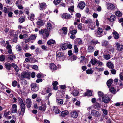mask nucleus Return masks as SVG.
I'll use <instances>...</instances> for the list:
<instances>
[{
    "instance_id": "9b49d317",
    "label": "nucleus",
    "mask_w": 123,
    "mask_h": 123,
    "mask_svg": "<svg viewBox=\"0 0 123 123\" xmlns=\"http://www.w3.org/2000/svg\"><path fill=\"white\" fill-rule=\"evenodd\" d=\"M26 105L28 108H30L32 102L31 100L29 98L27 99L26 101Z\"/></svg>"
},
{
    "instance_id": "052dcab7",
    "label": "nucleus",
    "mask_w": 123,
    "mask_h": 123,
    "mask_svg": "<svg viewBox=\"0 0 123 123\" xmlns=\"http://www.w3.org/2000/svg\"><path fill=\"white\" fill-rule=\"evenodd\" d=\"M123 73L122 72H121L119 74V77L120 79L122 80H123V76L122 75V74Z\"/></svg>"
},
{
    "instance_id": "bb28decb",
    "label": "nucleus",
    "mask_w": 123,
    "mask_h": 123,
    "mask_svg": "<svg viewBox=\"0 0 123 123\" xmlns=\"http://www.w3.org/2000/svg\"><path fill=\"white\" fill-rule=\"evenodd\" d=\"M92 95L91 91V90H88L87 92H86L84 95V96H91Z\"/></svg>"
},
{
    "instance_id": "09e8293b",
    "label": "nucleus",
    "mask_w": 123,
    "mask_h": 123,
    "mask_svg": "<svg viewBox=\"0 0 123 123\" xmlns=\"http://www.w3.org/2000/svg\"><path fill=\"white\" fill-rule=\"evenodd\" d=\"M5 60V56L3 55H2L0 56V60L1 61H3Z\"/></svg>"
},
{
    "instance_id": "58836bf2",
    "label": "nucleus",
    "mask_w": 123,
    "mask_h": 123,
    "mask_svg": "<svg viewBox=\"0 0 123 123\" xmlns=\"http://www.w3.org/2000/svg\"><path fill=\"white\" fill-rule=\"evenodd\" d=\"M34 14H31L30 16L28 17V19L31 21H33L34 20Z\"/></svg>"
},
{
    "instance_id": "0e129e2a",
    "label": "nucleus",
    "mask_w": 123,
    "mask_h": 123,
    "mask_svg": "<svg viewBox=\"0 0 123 123\" xmlns=\"http://www.w3.org/2000/svg\"><path fill=\"white\" fill-rule=\"evenodd\" d=\"M25 56L26 57H30L31 56V54L29 53H26L25 54Z\"/></svg>"
},
{
    "instance_id": "49530a36",
    "label": "nucleus",
    "mask_w": 123,
    "mask_h": 123,
    "mask_svg": "<svg viewBox=\"0 0 123 123\" xmlns=\"http://www.w3.org/2000/svg\"><path fill=\"white\" fill-rule=\"evenodd\" d=\"M104 57L105 59L106 60H108L109 59L110 57V55H104Z\"/></svg>"
},
{
    "instance_id": "dca6fc26",
    "label": "nucleus",
    "mask_w": 123,
    "mask_h": 123,
    "mask_svg": "<svg viewBox=\"0 0 123 123\" xmlns=\"http://www.w3.org/2000/svg\"><path fill=\"white\" fill-rule=\"evenodd\" d=\"M115 8L114 5L111 3H109L108 4L107 9H108L113 10Z\"/></svg>"
},
{
    "instance_id": "4468645a",
    "label": "nucleus",
    "mask_w": 123,
    "mask_h": 123,
    "mask_svg": "<svg viewBox=\"0 0 123 123\" xmlns=\"http://www.w3.org/2000/svg\"><path fill=\"white\" fill-rule=\"evenodd\" d=\"M30 86L32 89H36V91H37L39 90L38 87L37 86V84L35 83H32L31 85Z\"/></svg>"
},
{
    "instance_id": "4d7b16f0",
    "label": "nucleus",
    "mask_w": 123,
    "mask_h": 123,
    "mask_svg": "<svg viewBox=\"0 0 123 123\" xmlns=\"http://www.w3.org/2000/svg\"><path fill=\"white\" fill-rule=\"evenodd\" d=\"M82 23H80L79 24L78 26V28L80 30H82Z\"/></svg>"
},
{
    "instance_id": "9d476101",
    "label": "nucleus",
    "mask_w": 123,
    "mask_h": 123,
    "mask_svg": "<svg viewBox=\"0 0 123 123\" xmlns=\"http://www.w3.org/2000/svg\"><path fill=\"white\" fill-rule=\"evenodd\" d=\"M3 12L5 13H7L10 12L12 9L11 7L7 6L6 7H4Z\"/></svg>"
},
{
    "instance_id": "a878e982",
    "label": "nucleus",
    "mask_w": 123,
    "mask_h": 123,
    "mask_svg": "<svg viewBox=\"0 0 123 123\" xmlns=\"http://www.w3.org/2000/svg\"><path fill=\"white\" fill-rule=\"evenodd\" d=\"M114 47L113 45H110L108 46V49L110 52H113L114 51Z\"/></svg>"
},
{
    "instance_id": "338daca9",
    "label": "nucleus",
    "mask_w": 123,
    "mask_h": 123,
    "mask_svg": "<svg viewBox=\"0 0 123 123\" xmlns=\"http://www.w3.org/2000/svg\"><path fill=\"white\" fill-rule=\"evenodd\" d=\"M42 79L39 78L37 79L36 80V82L37 83H38L39 82H41L42 81Z\"/></svg>"
},
{
    "instance_id": "f03ea898",
    "label": "nucleus",
    "mask_w": 123,
    "mask_h": 123,
    "mask_svg": "<svg viewBox=\"0 0 123 123\" xmlns=\"http://www.w3.org/2000/svg\"><path fill=\"white\" fill-rule=\"evenodd\" d=\"M102 101L105 103L109 102L110 101V99L109 97L106 95L103 96L102 97Z\"/></svg>"
},
{
    "instance_id": "5701e85b",
    "label": "nucleus",
    "mask_w": 123,
    "mask_h": 123,
    "mask_svg": "<svg viewBox=\"0 0 123 123\" xmlns=\"http://www.w3.org/2000/svg\"><path fill=\"white\" fill-rule=\"evenodd\" d=\"M106 65L110 69H113L114 68V66L113 63L111 62L107 63Z\"/></svg>"
},
{
    "instance_id": "79ce46f5",
    "label": "nucleus",
    "mask_w": 123,
    "mask_h": 123,
    "mask_svg": "<svg viewBox=\"0 0 123 123\" xmlns=\"http://www.w3.org/2000/svg\"><path fill=\"white\" fill-rule=\"evenodd\" d=\"M115 15L118 17H120L122 15V14L119 11H117L115 12Z\"/></svg>"
},
{
    "instance_id": "6e6552de",
    "label": "nucleus",
    "mask_w": 123,
    "mask_h": 123,
    "mask_svg": "<svg viewBox=\"0 0 123 123\" xmlns=\"http://www.w3.org/2000/svg\"><path fill=\"white\" fill-rule=\"evenodd\" d=\"M116 46L117 47V49L118 51H121L123 49V45L119 43H116Z\"/></svg>"
},
{
    "instance_id": "2eb2a0df",
    "label": "nucleus",
    "mask_w": 123,
    "mask_h": 123,
    "mask_svg": "<svg viewBox=\"0 0 123 123\" xmlns=\"http://www.w3.org/2000/svg\"><path fill=\"white\" fill-rule=\"evenodd\" d=\"M5 67L8 71L10 70L11 68V64L9 63H6L4 64Z\"/></svg>"
},
{
    "instance_id": "f704fd0d",
    "label": "nucleus",
    "mask_w": 123,
    "mask_h": 123,
    "mask_svg": "<svg viewBox=\"0 0 123 123\" xmlns=\"http://www.w3.org/2000/svg\"><path fill=\"white\" fill-rule=\"evenodd\" d=\"M25 19L24 17H21L19 19V22L20 23H22L25 21Z\"/></svg>"
},
{
    "instance_id": "5fc2aeb1",
    "label": "nucleus",
    "mask_w": 123,
    "mask_h": 123,
    "mask_svg": "<svg viewBox=\"0 0 123 123\" xmlns=\"http://www.w3.org/2000/svg\"><path fill=\"white\" fill-rule=\"evenodd\" d=\"M74 49L75 50V53H77L78 51V50L77 47V46L76 45H75L74 46Z\"/></svg>"
},
{
    "instance_id": "f3484780",
    "label": "nucleus",
    "mask_w": 123,
    "mask_h": 123,
    "mask_svg": "<svg viewBox=\"0 0 123 123\" xmlns=\"http://www.w3.org/2000/svg\"><path fill=\"white\" fill-rule=\"evenodd\" d=\"M40 8V9L41 10H43L44 9L46 8V5L45 3H43L39 4Z\"/></svg>"
},
{
    "instance_id": "4c0bfd02",
    "label": "nucleus",
    "mask_w": 123,
    "mask_h": 123,
    "mask_svg": "<svg viewBox=\"0 0 123 123\" xmlns=\"http://www.w3.org/2000/svg\"><path fill=\"white\" fill-rule=\"evenodd\" d=\"M46 108V106L43 105L42 106H40L39 107V109L42 110L43 111H44Z\"/></svg>"
},
{
    "instance_id": "ddd939ff",
    "label": "nucleus",
    "mask_w": 123,
    "mask_h": 123,
    "mask_svg": "<svg viewBox=\"0 0 123 123\" xmlns=\"http://www.w3.org/2000/svg\"><path fill=\"white\" fill-rule=\"evenodd\" d=\"M20 105V108L21 109L22 112V115H23L25 113V105L24 103Z\"/></svg>"
},
{
    "instance_id": "c756f323",
    "label": "nucleus",
    "mask_w": 123,
    "mask_h": 123,
    "mask_svg": "<svg viewBox=\"0 0 123 123\" xmlns=\"http://www.w3.org/2000/svg\"><path fill=\"white\" fill-rule=\"evenodd\" d=\"M94 106L97 109H98L101 108V105L99 103H96L95 104Z\"/></svg>"
},
{
    "instance_id": "a18cd8bd",
    "label": "nucleus",
    "mask_w": 123,
    "mask_h": 123,
    "mask_svg": "<svg viewBox=\"0 0 123 123\" xmlns=\"http://www.w3.org/2000/svg\"><path fill=\"white\" fill-rule=\"evenodd\" d=\"M18 102L19 103V104L20 105L24 103L22 99L20 97H18Z\"/></svg>"
},
{
    "instance_id": "cd10ccee",
    "label": "nucleus",
    "mask_w": 123,
    "mask_h": 123,
    "mask_svg": "<svg viewBox=\"0 0 123 123\" xmlns=\"http://www.w3.org/2000/svg\"><path fill=\"white\" fill-rule=\"evenodd\" d=\"M68 112L67 111H64L62 112L61 113V115L62 117H65L68 114Z\"/></svg>"
},
{
    "instance_id": "c9c22d12",
    "label": "nucleus",
    "mask_w": 123,
    "mask_h": 123,
    "mask_svg": "<svg viewBox=\"0 0 123 123\" xmlns=\"http://www.w3.org/2000/svg\"><path fill=\"white\" fill-rule=\"evenodd\" d=\"M90 62L92 65H95L97 62V60L95 58L91 59Z\"/></svg>"
},
{
    "instance_id": "864d4df0",
    "label": "nucleus",
    "mask_w": 123,
    "mask_h": 123,
    "mask_svg": "<svg viewBox=\"0 0 123 123\" xmlns=\"http://www.w3.org/2000/svg\"><path fill=\"white\" fill-rule=\"evenodd\" d=\"M91 42L92 44H97L98 43V41L97 40H93L91 41Z\"/></svg>"
},
{
    "instance_id": "69168bd1",
    "label": "nucleus",
    "mask_w": 123,
    "mask_h": 123,
    "mask_svg": "<svg viewBox=\"0 0 123 123\" xmlns=\"http://www.w3.org/2000/svg\"><path fill=\"white\" fill-rule=\"evenodd\" d=\"M45 89L46 90V92L47 93H49L51 91L50 89L48 88H46Z\"/></svg>"
},
{
    "instance_id": "774afa93",
    "label": "nucleus",
    "mask_w": 123,
    "mask_h": 123,
    "mask_svg": "<svg viewBox=\"0 0 123 123\" xmlns=\"http://www.w3.org/2000/svg\"><path fill=\"white\" fill-rule=\"evenodd\" d=\"M99 52L98 50L95 51L94 53V56H97L98 55Z\"/></svg>"
},
{
    "instance_id": "ea45409f",
    "label": "nucleus",
    "mask_w": 123,
    "mask_h": 123,
    "mask_svg": "<svg viewBox=\"0 0 123 123\" xmlns=\"http://www.w3.org/2000/svg\"><path fill=\"white\" fill-rule=\"evenodd\" d=\"M75 42L76 43L78 42V44L79 45H80L82 43V41L79 38H77L75 40Z\"/></svg>"
},
{
    "instance_id": "0eeeda50",
    "label": "nucleus",
    "mask_w": 123,
    "mask_h": 123,
    "mask_svg": "<svg viewBox=\"0 0 123 123\" xmlns=\"http://www.w3.org/2000/svg\"><path fill=\"white\" fill-rule=\"evenodd\" d=\"M36 38V36L33 35L29 37L28 39H25V43H27L31 40L35 39Z\"/></svg>"
},
{
    "instance_id": "a211bd4d",
    "label": "nucleus",
    "mask_w": 123,
    "mask_h": 123,
    "mask_svg": "<svg viewBox=\"0 0 123 123\" xmlns=\"http://www.w3.org/2000/svg\"><path fill=\"white\" fill-rule=\"evenodd\" d=\"M49 68L52 70H55L56 69L57 67L54 63H51L50 64Z\"/></svg>"
},
{
    "instance_id": "b1692460",
    "label": "nucleus",
    "mask_w": 123,
    "mask_h": 123,
    "mask_svg": "<svg viewBox=\"0 0 123 123\" xmlns=\"http://www.w3.org/2000/svg\"><path fill=\"white\" fill-rule=\"evenodd\" d=\"M113 36L115 39H117L119 38V35L117 32L115 31L113 32Z\"/></svg>"
},
{
    "instance_id": "473e14b6",
    "label": "nucleus",
    "mask_w": 123,
    "mask_h": 123,
    "mask_svg": "<svg viewBox=\"0 0 123 123\" xmlns=\"http://www.w3.org/2000/svg\"><path fill=\"white\" fill-rule=\"evenodd\" d=\"M55 42V41L54 40L50 39L47 42V43L48 45H51L54 43Z\"/></svg>"
},
{
    "instance_id": "7ed1b4c3",
    "label": "nucleus",
    "mask_w": 123,
    "mask_h": 123,
    "mask_svg": "<svg viewBox=\"0 0 123 123\" xmlns=\"http://www.w3.org/2000/svg\"><path fill=\"white\" fill-rule=\"evenodd\" d=\"M91 114L92 115H93L96 117H98L100 115L98 111L95 110H92L91 111Z\"/></svg>"
},
{
    "instance_id": "f257e3e1",
    "label": "nucleus",
    "mask_w": 123,
    "mask_h": 123,
    "mask_svg": "<svg viewBox=\"0 0 123 123\" xmlns=\"http://www.w3.org/2000/svg\"><path fill=\"white\" fill-rule=\"evenodd\" d=\"M47 27L48 30L43 29H41L39 31V34H42L43 38L45 39H46L49 36V33L48 31L51 29V24L49 23H48L47 25Z\"/></svg>"
},
{
    "instance_id": "bf43d9fd",
    "label": "nucleus",
    "mask_w": 123,
    "mask_h": 123,
    "mask_svg": "<svg viewBox=\"0 0 123 123\" xmlns=\"http://www.w3.org/2000/svg\"><path fill=\"white\" fill-rule=\"evenodd\" d=\"M25 12L26 13L27 15H28L29 13V10L28 8H26L25 10Z\"/></svg>"
},
{
    "instance_id": "20e7f679",
    "label": "nucleus",
    "mask_w": 123,
    "mask_h": 123,
    "mask_svg": "<svg viewBox=\"0 0 123 123\" xmlns=\"http://www.w3.org/2000/svg\"><path fill=\"white\" fill-rule=\"evenodd\" d=\"M85 6V2L83 1H80L79 2L78 6L77 7L80 9H82Z\"/></svg>"
},
{
    "instance_id": "e2e57ef3",
    "label": "nucleus",
    "mask_w": 123,
    "mask_h": 123,
    "mask_svg": "<svg viewBox=\"0 0 123 123\" xmlns=\"http://www.w3.org/2000/svg\"><path fill=\"white\" fill-rule=\"evenodd\" d=\"M76 32L77 31L76 30H72L71 32V33L72 35H74L76 33Z\"/></svg>"
},
{
    "instance_id": "4be33fe9",
    "label": "nucleus",
    "mask_w": 123,
    "mask_h": 123,
    "mask_svg": "<svg viewBox=\"0 0 123 123\" xmlns=\"http://www.w3.org/2000/svg\"><path fill=\"white\" fill-rule=\"evenodd\" d=\"M62 32V34L66 35L67 33V28L66 27H64L62 28V30L60 31V32Z\"/></svg>"
},
{
    "instance_id": "423d86ee",
    "label": "nucleus",
    "mask_w": 123,
    "mask_h": 123,
    "mask_svg": "<svg viewBox=\"0 0 123 123\" xmlns=\"http://www.w3.org/2000/svg\"><path fill=\"white\" fill-rule=\"evenodd\" d=\"M103 32L102 29L100 27H98L97 31V35L98 37H101L102 36L101 34Z\"/></svg>"
},
{
    "instance_id": "a19ab883",
    "label": "nucleus",
    "mask_w": 123,
    "mask_h": 123,
    "mask_svg": "<svg viewBox=\"0 0 123 123\" xmlns=\"http://www.w3.org/2000/svg\"><path fill=\"white\" fill-rule=\"evenodd\" d=\"M64 55V54L62 52H59L57 54V56L59 57H62Z\"/></svg>"
},
{
    "instance_id": "f8f14e48",
    "label": "nucleus",
    "mask_w": 123,
    "mask_h": 123,
    "mask_svg": "<svg viewBox=\"0 0 123 123\" xmlns=\"http://www.w3.org/2000/svg\"><path fill=\"white\" fill-rule=\"evenodd\" d=\"M12 113H17V105L16 104H13L12 105Z\"/></svg>"
},
{
    "instance_id": "8fccbe9b",
    "label": "nucleus",
    "mask_w": 123,
    "mask_h": 123,
    "mask_svg": "<svg viewBox=\"0 0 123 123\" xmlns=\"http://www.w3.org/2000/svg\"><path fill=\"white\" fill-rule=\"evenodd\" d=\"M17 84V82L15 80L14 81L12 82V85L14 87H15Z\"/></svg>"
},
{
    "instance_id": "6ab92c4d",
    "label": "nucleus",
    "mask_w": 123,
    "mask_h": 123,
    "mask_svg": "<svg viewBox=\"0 0 123 123\" xmlns=\"http://www.w3.org/2000/svg\"><path fill=\"white\" fill-rule=\"evenodd\" d=\"M71 116L73 117L77 118L78 116L77 112L75 111H73L71 113Z\"/></svg>"
},
{
    "instance_id": "72a5a7b5",
    "label": "nucleus",
    "mask_w": 123,
    "mask_h": 123,
    "mask_svg": "<svg viewBox=\"0 0 123 123\" xmlns=\"http://www.w3.org/2000/svg\"><path fill=\"white\" fill-rule=\"evenodd\" d=\"M116 16L114 15H112L111 16L110 20L111 22H113L116 19Z\"/></svg>"
},
{
    "instance_id": "aec40b11",
    "label": "nucleus",
    "mask_w": 123,
    "mask_h": 123,
    "mask_svg": "<svg viewBox=\"0 0 123 123\" xmlns=\"http://www.w3.org/2000/svg\"><path fill=\"white\" fill-rule=\"evenodd\" d=\"M95 49L94 47L92 46H89L88 47L87 51L88 52L92 53L93 52Z\"/></svg>"
},
{
    "instance_id": "412c9836",
    "label": "nucleus",
    "mask_w": 123,
    "mask_h": 123,
    "mask_svg": "<svg viewBox=\"0 0 123 123\" xmlns=\"http://www.w3.org/2000/svg\"><path fill=\"white\" fill-rule=\"evenodd\" d=\"M62 17L63 18L69 19L71 17V16L69 14L65 13L63 14Z\"/></svg>"
},
{
    "instance_id": "37998d69",
    "label": "nucleus",
    "mask_w": 123,
    "mask_h": 123,
    "mask_svg": "<svg viewBox=\"0 0 123 123\" xmlns=\"http://www.w3.org/2000/svg\"><path fill=\"white\" fill-rule=\"evenodd\" d=\"M60 0H54L53 3L55 5L59 4L60 2Z\"/></svg>"
},
{
    "instance_id": "603ef678",
    "label": "nucleus",
    "mask_w": 123,
    "mask_h": 123,
    "mask_svg": "<svg viewBox=\"0 0 123 123\" xmlns=\"http://www.w3.org/2000/svg\"><path fill=\"white\" fill-rule=\"evenodd\" d=\"M29 49V47L28 46V45L27 44H26L25 46L23 48V49L24 51H25V50H28Z\"/></svg>"
},
{
    "instance_id": "1a4fd4ad",
    "label": "nucleus",
    "mask_w": 123,
    "mask_h": 123,
    "mask_svg": "<svg viewBox=\"0 0 123 123\" xmlns=\"http://www.w3.org/2000/svg\"><path fill=\"white\" fill-rule=\"evenodd\" d=\"M68 43L62 44L60 45V49L62 50H64L67 48Z\"/></svg>"
},
{
    "instance_id": "e433bc0d",
    "label": "nucleus",
    "mask_w": 123,
    "mask_h": 123,
    "mask_svg": "<svg viewBox=\"0 0 123 123\" xmlns=\"http://www.w3.org/2000/svg\"><path fill=\"white\" fill-rule=\"evenodd\" d=\"M86 72L88 74H92L93 73V70L91 68H90L86 70Z\"/></svg>"
},
{
    "instance_id": "13d9d810",
    "label": "nucleus",
    "mask_w": 123,
    "mask_h": 123,
    "mask_svg": "<svg viewBox=\"0 0 123 123\" xmlns=\"http://www.w3.org/2000/svg\"><path fill=\"white\" fill-rule=\"evenodd\" d=\"M102 111L103 113L105 115H107L108 111L107 110L105 109H103Z\"/></svg>"
},
{
    "instance_id": "39448f33",
    "label": "nucleus",
    "mask_w": 123,
    "mask_h": 123,
    "mask_svg": "<svg viewBox=\"0 0 123 123\" xmlns=\"http://www.w3.org/2000/svg\"><path fill=\"white\" fill-rule=\"evenodd\" d=\"M30 75L28 72H24L21 74V77L22 78H26L29 77Z\"/></svg>"
},
{
    "instance_id": "de8ad7c7",
    "label": "nucleus",
    "mask_w": 123,
    "mask_h": 123,
    "mask_svg": "<svg viewBox=\"0 0 123 123\" xmlns=\"http://www.w3.org/2000/svg\"><path fill=\"white\" fill-rule=\"evenodd\" d=\"M110 91L111 92V93L115 94L116 91V90L113 87L111 88L110 89Z\"/></svg>"
},
{
    "instance_id": "393cba45",
    "label": "nucleus",
    "mask_w": 123,
    "mask_h": 123,
    "mask_svg": "<svg viewBox=\"0 0 123 123\" xmlns=\"http://www.w3.org/2000/svg\"><path fill=\"white\" fill-rule=\"evenodd\" d=\"M53 111L55 114H58L60 113L61 111L59 110L58 108L57 107L54 106L53 107Z\"/></svg>"
},
{
    "instance_id": "3c124183",
    "label": "nucleus",
    "mask_w": 123,
    "mask_h": 123,
    "mask_svg": "<svg viewBox=\"0 0 123 123\" xmlns=\"http://www.w3.org/2000/svg\"><path fill=\"white\" fill-rule=\"evenodd\" d=\"M74 6H71L70 8H68V10L70 12H73L74 11Z\"/></svg>"
},
{
    "instance_id": "c03bdc74",
    "label": "nucleus",
    "mask_w": 123,
    "mask_h": 123,
    "mask_svg": "<svg viewBox=\"0 0 123 123\" xmlns=\"http://www.w3.org/2000/svg\"><path fill=\"white\" fill-rule=\"evenodd\" d=\"M57 103L59 104H62L63 103V100L62 99H57L56 101Z\"/></svg>"
},
{
    "instance_id": "6e6d98bb",
    "label": "nucleus",
    "mask_w": 123,
    "mask_h": 123,
    "mask_svg": "<svg viewBox=\"0 0 123 123\" xmlns=\"http://www.w3.org/2000/svg\"><path fill=\"white\" fill-rule=\"evenodd\" d=\"M111 72L113 74H115L116 73V70L114 69H112L111 70Z\"/></svg>"
},
{
    "instance_id": "680f3d73",
    "label": "nucleus",
    "mask_w": 123,
    "mask_h": 123,
    "mask_svg": "<svg viewBox=\"0 0 123 123\" xmlns=\"http://www.w3.org/2000/svg\"><path fill=\"white\" fill-rule=\"evenodd\" d=\"M16 49L19 51H20L22 49L21 47L19 46H17L16 47Z\"/></svg>"
},
{
    "instance_id": "c85d7f7f",
    "label": "nucleus",
    "mask_w": 123,
    "mask_h": 123,
    "mask_svg": "<svg viewBox=\"0 0 123 123\" xmlns=\"http://www.w3.org/2000/svg\"><path fill=\"white\" fill-rule=\"evenodd\" d=\"M79 92L78 91L76 90H74L73 91L72 94L74 96H76L78 95Z\"/></svg>"
},
{
    "instance_id": "2f4dec72",
    "label": "nucleus",
    "mask_w": 123,
    "mask_h": 123,
    "mask_svg": "<svg viewBox=\"0 0 123 123\" xmlns=\"http://www.w3.org/2000/svg\"><path fill=\"white\" fill-rule=\"evenodd\" d=\"M36 23L37 25L41 26L43 25L44 24L43 21L41 20H40L39 21H37Z\"/></svg>"
},
{
    "instance_id": "7c9ffc66",
    "label": "nucleus",
    "mask_w": 123,
    "mask_h": 123,
    "mask_svg": "<svg viewBox=\"0 0 123 123\" xmlns=\"http://www.w3.org/2000/svg\"><path fill=\"white\" fill-rule=\"evenodd\" d=\"M113 82V80L110 79L108 80L107 82V85L108 87H109Z\"/></svg>"
}]
</instances>
